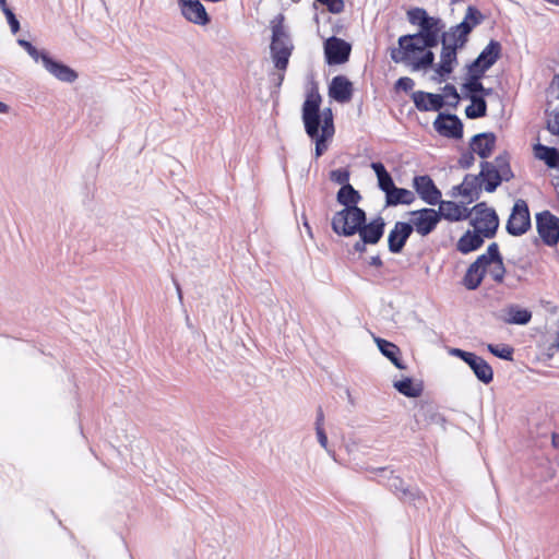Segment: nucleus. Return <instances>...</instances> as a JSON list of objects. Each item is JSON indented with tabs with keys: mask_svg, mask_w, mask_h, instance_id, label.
Returning a JSON list of instances; mask_svg holds the SVG:
<instances>
[{
	"mask_svg": "<svg viewBox=\"0 0 559 559\" xmlns=\"http://www.w3.org/2000/svg\"><path fill=\"white\" fill-rule=\"evenodd\" d=\"M439 210L437 211L438 215L441 218H445L450 222H457L463 218H466L468 215L467 209L456 204L453 201H442L440 199Z\"/></svg>",
	"mask_w": 559,
	"mask_h": 559,
	"instance_id": "26",
	"label": "nucleus"
},
{
	"mask_svg": "<svg viewBox=\"0 0 559 559\" xmlns=\"http://www.w3.org/2000/svg\"><path fill=\"white\" fill-rule=\"evenodd\" d=\"M182 15L191 23L206 25L210 17L199 0H179Z\"/></svg>",
	"mask_w": 559,
	"mask_h": 559,
	"instance_id": "19",
	"label": "nucleus"
},
{
	"mask_svg": "<svg viewBox=\"0 0 559 559\" xmlns=\"http://www.w3.org/2000/svg\"><path fill=\"white\" fill-rule=\"evenodd\" d=\"M457 63V49L450 47V45L442 46L440 53V62L436 68V73L440 76L439 81L449 76Z\"/></svg>",
	"mask_w": 559,
	"mask_h": 559,
	"instance_id": "22",
	"label": "nucleus"
},
{
	"mask_svg": "<svg viewBox=\"0 0 559 559\" xmlns=\"http://www.w3.org/2000/svg\"><path fill=\"white\" fill-rule=\"evenodd\" d=\"M346 394H347V397H348L349 402L353 403V397L350 395L349 390H346Z\"/></svg>",
	"mask_w": 559,
	"mask_h": 559,
	"instance_id": "60",
	"label": "nucleus"
},
{
	"mask_svg": "<svg viewBox=\"0 0 559 559\" xmlns=\"http://www.w3.org/2000/svg\"><path fill=\"white\" fill-rule=\"evenodd\" d=\"M471 105L465 108V115L468 119H478L487 115V103L483 96L468 95Z\"/></svg>",
	"mask_w": 559,
	"mask_h": 559,
	"instance_id": "35",
	"label": "nucleus"
},
{
	"mask_svg": "<svg viewBox=\"0 0 559 559\" xmlns=\"http://www.w3.org/2000/svg\"><path fill=\"white\" fill-rule=\"evenodd\" d=\"M365 221H367L365 210L359 206H352L337 211L332 217L331 226L336 235L350 237L357 234Z\"/></svg>",
	"mask_w": 559,
	"mask_h": 559,
	"instance_id": "5",
	"label": "nucleus"
},
{
	"mask_svg": "<svg viewBox=\"0 0 559 559\" xmlns=\"http://www.w3.org/2000/svg\"><path fill=\"white\" fill-rule=\"evenodd\" d=\"M321 95L311 92L302 105V121L307 135L316 141V157H320L326 150V141L334 134L333 115L330 108L320 115Z\"/></svg>",
	"mask_w": 559,
	"mask_h": 559,
	"instance_id": "2",
	"label": "nucleus"
},
{
	"mask_svg": "<svg viewBox=\"0 0 559 559\" xmlns=\"http://www.w3.org/2000/svg\"><path fill=\"white\" fill-rule=\"evenodd\" d=\"M352 46L336 36L328 38L324 43L325 61L330 66L342 64L348 61Z\"/></svg>",
	"mask_w": 559,
	"mask_h": 559,
	"instance_id": "11",
	"label": "nucleus"
},
{
	"mask_svg": "<svg viewBox=\"0 0 559 559\" xmlns=\"http://www.w3.org/2000/svg\"><path fill=\"white\" fill-rule=\"evenodd\" d=\"M506 272L507 270L503 263V257L500 254V262L492 263L489 267V275L493 282L501 284L504 280Z\"/></svg>",
	"mask_w": 559,
	"mask_h": 559,
	"instance_id": "43",
	"label": "nucleus"
},
{
	"mask_svg": "<svg viewBox=\"0 0 559 559\" xmlns=\"http://www.w3.org/2000/svg\"><path fill=\"white\" fill-rule=\"evenodd\" d=\"M430 15H428L427 11L423 8H413L407 11L408 22L413 25H417L420 27Z\"/></svg>",
	"mask_w": 559,
	"mask_h": 559,
	"instance_id": "42",
	"label": "nucleus"
},
{
	"mask_svg": "<svg viewBox=\"0 0 559 559\" xmlns=\"http://www.w3.org/2000/svg\"><path fill=\"white\" fill-rule=\"evenodd\" d=\"M552 347H556L557 349H559V332H557V334H556V338L552 344Z\"/></svg>",
	"mask_w": 559,
	"mask_h": 559,
	"instance_id": "59",
	"label": "nucleus"
},
{
	"mask_svg": "<svg viewBox=\"0 0 559 559\" xmlns=\"http://www.w3.org/2000/svg\"><path fill=\"white\" fill-rule=\"evenodd\" d=\"M40 63L49 74H51L60 82L73 83L79 76L75 70L60 61L55 60L48 52Z\"/></svg>",
	"mask_w": 559,
	"mask_h": 559,
	"instance_id": "15",
	"label": "nucleus"
},
{
	"mask_svg": "<svg viewBox=\"0 0 559 559\" xmlns=\"http://www.w3.org/2000/svg\"><path fill=\"white\" fill-rule=\"evenodd\" d=\"M409 215L411 221L407 223L413 225V231L415 230L423 237L431 234L440 222L437 210L430 207L412 211Z\"/></svg>",
	"mask_w": 559,
	"mask_h": 559,
	"instance_id": "10",
	"label": "nucleus"
},
{
	"mask_svg": "<svg viewBox=\"0 0 559 559\" xmlns=\"http://www.w3.org/2000/svg\"><path fill=\"white\" fill-rule=\"evenodd\" d=\"M443 91V99L447 98L448 106L456 108L460 103V95L457 93L456 87L453 84H445L442 88Z\"/></svg>",
	"mask_w": 559,
	"mask_h": 559,
	"instance_id": "44",
	"label": "nucleus"
},
{
	"mask_svg": "<svg viewBox=\"0 0 559 559\" xmlns=\"http://www.w3.org/2000/svg\"><path fill=\"white\" fill-rule=\"evenodd\" d=\"M394 388L407 397H418L423 392V386L419 383H414L413 379L405 378L394 382Z\"/></svg>",
	"mask_w": 559,
	"mask_h": 559,
	"instance_id": "36",
	"label": "nucleus"
},
{
	"mask_svg": "<svg viewBox=\"0 0 559 559\" xmlns=\"http://www.w3.org/2000/svg\"><path fill=\"white\" fill-rule=\"evenodd\" d=\"M531 227L532 221L528 204L525 200L518 199L507 221L506 230L513 237H520L526 234Z\"/></svg>",
	"mask_w": 559,
	"mask_h": 559,
	"instance_id": "6",
	"label": "nucleus"
},
{
	"mask_svg": "<svg viewBox=\"0 0 559 559\" xmlns=\"http://www.w3.org/2000/svg\"><path fill=\"white\" fill-rule=\"evenodd\" d=\"M1 10L3 14L7 17L8 24L10 25L11 32L13 34H16L20 31V22L14 14V12L5 4L4 7H1Z\"/></svg>",
	"mask_w": 559,
	"mask_h": 559,
	"instance_id": "46",
	"label": "nucleus"
},
{
	"mask_svg": "<svg viewBox=\"0 0 559 559\" xmlns=\"http://www.w3.org/2000/svg\"><path fill=\"white\" fill-rule=\"evenodd\" d=\"M485 236L476 229L467 230L456 242V250L463 254L471 253L479 249L485 241Z\"/></svg>",
	"mask_w": 559,
	"mask_h": 559,
	"instance_id": "24",
	"label": "nucleus"
},
{
	"mask_svg": "<svg viewBox=\"0 0 559 559\" xmlns=\"http://www.w3.org/2000/svg\"><path fill=\"white\" fill-rule=\"evenodd\" d=\"M376 343L381 354L386 357L397 369L402 370L406 368L400 357L401 350L395 344L380 337L376 338Z\"/></svg>",
	"mask_w": 559,
	"mask_h": 559,
	"instance_id": "28",
	"label": "nucleus"
},
{
	"mask_svg": "<svg viewBox=\"0 0 559 559\" xmlns=\"http://www.w3.org/2000/svg\"><path fill=\"white\" fill-rule=\"evenodd\" d=\"M367 245H369V242L359 237V240L353 245V250L358 253H364L367 250Z\"/></svg>",
	"mask_w": 559,
	"mask_h": 559,
	"instance_id": "54",
	"label": "nucleus"
},
{
	"mask_svg": "<svg viewBox=\"0 0 559 559\" xmlns=\"http://www.w3.org/2000/svg\"><path fill=\"white\" fill-rule=\"evenodd\" d=\"M532 319V312L527 309L520 308L519 306H510L508 308V318L506 321L510 324H527Z\"/></svg>",
	"mask_w": 559,
	"mask_h": 559,
	"instance_id": "37",
	"label": "nucleus"
},
{
	"mask_svg": "<svg viewBox=\"0 0 559 559\" xmlns=\"http://www.w3.org/2000/svg\"><path fill=\"white\" fill-rule=\"evenodd\" d=\"M320 4L326 7L329 12L333 14H338L344 11L345 3L343 0H316Z\"/></svg>",
	"mask_w": 559,
	"mask_h": 559,
	"instance_id": "47",
	"label": "nucleus"
},
{
	"mask_svg": "<svg viewBox=\"0 0 559 559\" xmlns=\"http://www.w3.org/2000/svg\"><path fill=\"white\" fill-rule=\"evenodd\" d=\"M536 229L548 247H554L559 242V217L550 211L545 210L536 214Z\"/></svg>",
	"mask_w": 559,
	"mask_h": 559,
	"instance_id": "9",
	"label": "nucleus"
},
{
	"mask_svg": "<svg viewBox=\"0 0 559 559\" xmlns=\"http://www.w3.org/2000/svg\"><path fill=\"white\" fill-rule=\"evenodd\" d=\"M497 138L492 132H483L474 135L471 140L469 147L480 158L486 159L495 150Z\"/></svg>",
	"mask_w": 559,
	"mask_h": 559,
	"instance_id": "20",
	"label": "nucleus"
},
{
	"mask_svg": "<svg viewBox=\"0 0 559 559\" xmlns=\"http://www.w3.org/2000/svg\"><path fill=\"white\" fill-rule=\"evenodd\" d=\"M323 425H324V413H323L322 407L319 406L317 408V417H316L314 428L316 427L323 428Z\"/></svg>",
	"mask_w": 559,
	"mask_h": 559,
	"instance_id": "55",
	"label": "nucleus"
},
{
	"mask_svg": "<svg viewBox=\"0 0 559 559\" xmlns=\"http://www.w3.org/2000/svg\"><path fill=\"white\" fill-rule=\"evenodd\" d=\"M411 97L416 109L419 111H438L445 104L442 95L424 91L413 92Z\"/></svg>",
	"mask_w": 559,
	"mask_h": 559,
	"instance_id": "17",
	"label": "nucleus"
},
{
	"mask_svg": "<svg viewBox=\"0 0 559 559\" xmlns=\"http://www.w3.org/2000/svg\"><path fill=\"white\" fill-rule=\"evenodd\" d=\"M337 202L344 206V209H348L352 206H357L359 201L361 200V195L359 192L349 183L337 191L336 194Z\"/></svg>",
	"mask_w": 559,
	"mask_h": 559,
	"instance_id": "34",
	"label": "nucleus"
},
{
	"mask_svg": "<svg viewBox=\"0 0 559 559\" xmlns=\"http://www.w3.org/2000/svg\"><path fill=\"white\" fill-rule=\"evenodd\" d=\"M488 350L495 355L496 357L498 358H501V359H504V360H513V353H514V349L509 346V345H504V344H499V345H495V344H488L487 346Z\"/></svg>",
	"mask_w": 559,
	"mask_h": 559,
	"instance_id": "40",
	"label": "nucleus"
},
{
	"mask_svg": "<svg viewBox=\"0 0 559 559\" xmlns=\"http://www.w3.org/2000/svg\"><path fill=\"white\" fill-rule=\"evenodd\" d=\"M473 210L475 212V217L472 219L474 229L480 231L488 239L493 238L499 227V217L496 211L484 202L476 204Z\"/></svg>",
	"mask_w": 559,
	"mask_h": 559,
	"instance_id": "7",
	"label": "nucleus"
},
{
	"mask_svg": "<svg viewBox=\"0 0 559 559\" xmlns=\"http://www.w3.org/2000/svg\"><path fill=\"white\" fill-rule=\"evenodd\" d=\"M378 179V187L381 191L386 194L390 193L395 187L394 181L390 173L385 169L381 162H372L370 165Z\"/></svg>",
	"mask_w": 559,
	"mask_h": 559,
	"instance_id": "30",
	"label": "nucleus"
},
{
	"mask_svg": "<svg viewBox=\"0 0 559 559\" xmlns=\"http://www.w3.org/2000/svg\"><path fill=\"white\" fill-rule=\"evenodd\" d=\"M490 163L497 170H499L500 175L503 176L504 181H510L513 178L514 175L507 154L498 155L495 160Z\"/></svg>",
	"mask_w": 559,
	"mask_h": 559,
	"instance_id": "38",
	"label": "nucleus"
},
{
	"mask_svg": "<svg viewBox=\"0 0 559 559\" xmlns=\"http://www.w3.org/2000/svg\"><path fill=\"white\" fill-rule=\"evenodd\" d=\"M413 187L419 198L429 205H437L441 199V191L428 175L415 176Z\"/></svg>",
	"mask_w": 559,
	"mask_h": 559,
	"instance_id": "14",
	"label": "nucleus"
},
{
	"mask_svg": "<svg viewBox=\"0 0 559 559\" xmlns=\"http://www.w3.org/2000/svg\"><path fill=\"white\" fill-rule=\"evenodd\" d=\"M385 228V222L383 217L377 216L371 222L367 223L365 221V224H362L359 227V230H357V234L360 238H362L365 241H368L369 245H377L383 234Z\"/></svg>",
	"mask_w": 559,
	"mask_h": 559,
	"instance_id": "21",
	"label": "nucleus"
},
{
	"mask_svg": "<svg viewBox=\"0 0 559 559\" xmlns=\"http://www.w3.org/2000/svg\"><path fill=\"white\" fill-rule=\"evenodd\" d=\"M415 201V194L405 188L394 187L389 194L385 195L386 206H396L400 204L411 205Z\"/></svg>",
	"mask_w": 559,
	"mask_h": 559,
	"instance_id": "31",
	"label": "nucleus"
},
{
	"mask_svg": "<svg viewBox=\"0 0 559 559\" xmlns=\"http://www.w3.org/2000/svg\"><path fill=\"white\" fill-rule=\"evenodd\" d=\"M452 193H453V195H457L459 194V189H455V186L452 188Z\"/></svg>",
	"mask_w": 559,
	"mask_h": 559,
	"instance_id": "61",
	"label": "nucleus"
},
{
	"mask_svg": "<svg viewBox=\"0 0 559 559\" xmlns=\"http://www.w3.org/2000/svg\"><path fill=\"white\" fill-rule=\"evenodd\" d=\"M495 262H500V250L497 242H491L486 252L478 255L474 261V263L484 272H487V269Z\"/></svg>",
	"mask_w": 559,
	"mask_h": 559,
	"instance_id": "33",
	"label": "nucleus"
},
{
	"mask_svg": "<svg viewBox=\"0 0 559 559\" xmlns=\"http://www.w3.org/2000/svg\"><path fill=\"white\" fill-rule=\"evenodd\" d=\"M547 130L554 135H559V108L554 111L551 119L548 120Z\"/></svg>",
	"mask_w": 559,
	"mask_h": 559,
	"instance_id": "50",
	"label": "nucleus"
},
{
	"mask_svg": "<svg viewBox=\"0 0 559 559\" xmlns=\"http://www.w3.org/2000/svg\"><path fill=\"white\" fill-rule=\"evenodd\" d=\"M535 157L543 160L549 168H559V150L556 147L536 144L534 146Z\"/></svg>",
	"mask_w": 559,
	"mask_h": 559,
	"instance_id": "29",
	"label": "nucleus"
},
{
	"mask_svg": "<svg viewBox=\"0 0 559 559\" xmlns=\"http://www.w3.org/2000/svg\"><path fill=\"white\" fill-rule=\"evenodd\" d=\"M414 85H415V82L413 79H411L408 76H402L396 81L395 88L402 90L404 92H409L413 90Z\"/></svg>",
	"mask_w": 559,
	"mask_h": 559,
	"instance_id": "51",
	"label": "nucleus"
},
{
	"mask_svg": "<svg viewBox=\"0 0 559 559\" xmlns=\"http://www.w3.org/2000/svg\"><path fill=\"white\" fill-rule=\"evenodd\" d=\"M305 227L307 228L309 235H311V229H310V226L307 222H305Z\"/></svg>",
	"mask_w": 559,
	"mask_h": 559,
	"instance_id": "62",
	"label": "nucleus"
},
{
	"mask_svg": "<svg viewBox=\"0 0 559 559\" xmlns=\"http://www.w3.org/2000/svg\"><path fill=\"white\" fill-rule=\"evenodd\" d=\"M283 16L278 21L272 22V38L270 44V55L275 70H287L289 58L294 51L293 40L282 23Z\"/></svg>",
	"mask_w": 559,
	"mask_h": 559,
	"instance_id": "4",
	"label": "nucleus"
},
{
	"mask_svg": "<svg viewBox=\"0 0 559 559\" xmlns=\"http://www.w3.org/2000/svg\"><path fill=\"white\" fill-rule=\"evenodd\" d=\"M17 44L29 55L35 62H41L47 55L45 50H38L31 41L25 39H17Z\"/></svg>",
	"mask_w": 559,
	"mask_h": 559,
	"instance_id": "41",
	"label": "nucleus"
},
{
	"mask_svg": "<svg viewBox=\"0 0 559 559\" xmlns=\"http://www.w3.org/2000/svg\"><path fill=\"white\" fill-rule=\"evenodd\" d=\"M479 179L485 183L484 189L491 193L504 181L502 175L497 170L490 162L480 163V173L478 174Z\"/></svg>",
	"mask_w": 559,
	"mask_h": 559,
	"instance_id": "23",
	"label": "nucleus"
},
{
	"mask_svg": "<svg viewBox=\"0 0 559 559\" xmlns=\"http://www.w3.org/2000/svg\"><path fill=\"white\" fill-rule=\"evenodd\" d=\"M501 50V44L491 39L475 59V67H478V63H481L485 69H490L500 58Z\"/></svg>",
	"mask_w": 559,
	"mask_h": 559,
	"instance_id": "27",
	"label": "nucleus"
},
{
	"mask_svg": "<svg viewBox=\"0 0 559 559\" xmlns=\"http://www.w3.org/2000/svg\"><path fill=\"white\" fill-rule=\"evenodd\" d=\"M484 20L485 16L476 7L468 5L463 21L442 33V46L450 45V47H454L457 50L463 48L468 40L471 32L481 24Z\"/></svg>",
	"mask_w": 559,
	"mask_h": 559,
	"instance_id": "3",
	"label": "nucleus"
},
{
	"mask_svg": "<svg viewBox=\"0 0 559 559\" xmlns=\"http://www.w3.org/2000/svg\"><path fill=\"white\" fill-rule=\"evenodd\" d=\"M444 23L440 17L429 16L416 34L403 35L399 38V47L392 48L390 57L395 63H403L419 71L433 64L435 53L430 50L438 46Z\"/></svg>",
	"mask_w": 559,
	"mask_h": 559,
	"instance_id": "1",
	"label": "nucleus"
},
{
	"mask_svg": "<svg viewBox=\"0 0 559 559\" xmlns=\"http://www.w3.org/2000/svg\"><path fill=\"white\" fill-rule=\"evenodd\" d=\"M174 284L176 286V290H177V295H178V298L180 301H182V293H181V288H180V285L177 281L174 280Z\"/></svg>",
	"mask_w": 559,
	"mask_h": 559,
	"instance_id": "57",
	"label": "nucleus"
},
{
	"mask_svg": "<svg viewBox=\"0 0 559 559\" xmlns=\"http://www.w3.org/2000/svg\"><path fill=\"white\" fill-rule=\"evenodd\" d=\"M435 130L449 139H462L463 123L456 115L440 112L433 121Z\"/></svg>",
	"mask_w": 559,
	"mask_h": 559,
	"instance_id": "13",
	"label": "nucleus"
},
{
	"mask_svg": "<svg viewBox=\"0 0 559 559\" xmlns=\"http://www.w3.org/2000/svg\"><path fill=\"white\" fill-rule=\"evenodd\" d=\"M459 189V194L467 200L468 203L474 202L480 194V179L478 175L467 174L463 182L455 186Z\"/></svg>",
	"mask_w": 559,
	"mask_h": 559,
	"instance_id": "25",
	"label": "nucleus"
},
{
	"mask_svg": "<svg viewBox=\"0 0 559 559\" xmlns=\"http://www.w3.org/2000/svg\"><path fill=\"white\" fill-rule=\"evenodd\" d=\"M369 265L374 266V267H381L383 265V262H382L380 255L371 257L369 260Z\"/></svg>",
	"mask_w": 559,
	"mask_h": 559,
	"instance_id": "56",
	"label": "nucleus"
},
{
	"mask_svg": "<svg viewBox=\"0 0 559 559\" xmlns=\"http://www.w3.org/2000/svg\"><path fill=\"white\" fill-rule=\"evenodd\" d=\"M329 177L332 182L344 187L346 185H349L350 173L346 168H338L331 170Z\"/></svg>",
	"mask_w": 559,
	"mask_h": 559,
	"instance_id": "45",
	"label": "nucleus"
},
{
	"mask_svg": "<svg viewBox=\"0 0 559 559\" xmlns=\"http://www.w3.org/2000/svg\"><path fill=\"white\" fill-rule=\"evenodd\" d=\"M285 72L286 70H276L275 72L270 73L271 81L275 87L280 88L282 86L285 79Z\"/></svg>",
	"mask_w": 559,
	"mask_h": 559,
	"instance_id": "52",
	"label": "nucleus"
},
{
	"mask_svg": "<svg viewBox=\"0 0 559 559\" xmlns=\"http://www.w3.org/2000/svg\"><path fill=\"white\" fill-rule=\"evenodd\" d=\"M9 109H10V108H9V106H8L5 103L0 102V112H1V114H7V112H9Z\"/></svg>",
	"mask_w": 559,
	"mask_h": 559,
	"instance_id": "58",
	"label": "nucleus"
},
{
	"mask_svg": "<svg viewBox=\"0 0 559 559\" xmlns=\"http://www.w3.org/2000/svg\"><path fill=\"white\" fill-rule=\"evenodd\" d=\"M449 353L450 355L462 359L473 370L475 377L480 382L488 384L492 381L493 370L483 357L461 348H451Z\"/></svg>",
	"mask_w": 559,
	"mask_h": 559,
	"instance_id": "8",
	"label": "nucleus"
},
{
	"mask_svg": "<svg viewBox=\"0 0 559 559\" xmlns=\"http://www.w3.org/2000/svg\"><path fill=\"white\" fill-rule=\"evenodd\" d=\"M381 473H389L386 486L402 501L415 503L421 499V492L417 487L405 485L400 476L394 475L386 468H381Z\"/></svg>",
	"mask_w": 559,
	"mask_h": 559,
	"instance_id": "12",
	"label": "nucleus"
},
{
	"mask_svg": "<svg viewBox=\"0 0 559 559\" xmlns=\"http://www.w3.org/2000/svg\"><path fill=\"white\" fill-rule=\"evenodd\" d=\"M7 4V0H0V8Z\"/></svg>",
	"mask_w": 559,
	"mask_h": 559,
	"instance_id": "63",
	"label": "nucleus"
},
{
	"mask_svg": "<svg viewBox=\"0 0 559 559\" xmlns=\"http://www.w3.org/2000/svg\"><path fill=\"white\" fill-rule=\"evenodd\" d=\"M316 435H317L318 442L320 443V445L324 450L329 451V448H328L329 441H328V436L324 431V428L316 427Z\"/></svg>",
	"mask_w": 559,
	"mask_h": 559,
	"instance_id": "53",
	"label": "nucleus"
},
{
	"mask_svg": "<svg viewBox=\"0 0 559 559\" xmlns=\"http://www.w3.org/2000/svg\"><path fill=\"white\" fill-rule=\"evenodd\" d=\"M463 90L468 95H478L483 96H489L492 94L493 90L490 87H485L480 81H467L463 84Z\"/></svg>",
	"mask_w": 559,
	"mask_h": 559,
	"instance_id": "39",
	"label": "nucleus"
},
{
	"mask_svg": "<svg viewBox=\"0 0 559 559\" xmlns=\"http://www.w3.org/2000/svg\"><path fill=\"white\" fill-rule=\"evenodd\" d=\"M457 163H459L460 167L463 168V169L471 168L474 165V163H475L474 152L472 150L463 152L461 154Z\"/></svg>",
	"mask_w": 559,
	"mask_h": 559,
	"instance_id": "49",
	"label": "nucleus"
},
{
	"mask_svg": "<svg viewBox=\"0 0 559 559\" xmlns=\"http://www.w3.org/2000/svg\"><path fill=\"white\" fill-rule=\"evenodd\" d=\"M486 275V272H484L481 269H479L474 262L467 267L462 284L464 287L468 290H475L477 289L484 277Z\"/></svg>",
	"mask_w": 559,
	"mask_h": 559,
	"instance_id": "32",
	"label": "nucleus"
},
{
	"mask_svg": "<svg viewBox=\"0 0 559 559\" xmlns=\"http://www.w3.org/2000/svg\"><path fill=\"white\" fill-rule=\"evenodd\" d=\"M413 234V225L407 222H396L388 236V248L391 253H401Z\"/></svg>",
	"mask_w": 559,
	"mask_h": 559,
	"instance_id": "16",
	"label": "nucleus"
},
{
	"mask_svg": "<svg viewBox=\"0 0 559 559\" xmlns=\"http://www.w3.org/2000/svg\"><path fill=\"white\" fill-rule=\"evenodd\" d=\"M488 69H485L484 64L478 63V67H475V60L468 66L469 79L467 81H480L484 76L485 72Z\"/></svg>",
	"mask_w": 559,
	"mask_h": 559,
	"instance_id": "48",
	"label": "nucleus"
},
{
	"mask_svg": "<svg viewBox=\"0 0 559 559\" xmlns=\"http://www.w3.org/2000/svg\"><path fill=\"white\" fill-rule=\"evenodd\" d=\"M353 83L345 75H336L329 85V96L337 103H347L353 97Z\"/></svg>",
	"mask_w": 559,
	"mask_h": 559,
	"instance_id": "18",
	"label": "nucleus"
}]
</instances>
